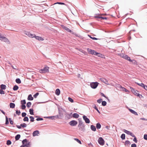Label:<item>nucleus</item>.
I'll return each mask as SVG.
<instances>
[{"mask_svg":"<svg viewBox=\"0 0 147 147\" xmlns=\"http://www.w3.org/2000/svg\"><path fill=\"white\" fill-rule=\"evenodd\" d=\"M49 67H45L43 69L39 70V72L41 73H48L49 72Z\"/></svg>","mask_w":147,"mask_h":147,"instance_id":"f257e3e1","label":"nucleus"},{"mask_svg":"<svg viewBox=\"0 0 147 147\" xmlns=\"http://www.w3.org/2000/svg\"><path fill=\"white\" fill-rule=\"evenodd\" d=\"M119 55L121 57L123 58L124 59L128 60L129 61H131V60L130 59V57H128L127 55H124L123 54H120Z\"/></svg>","mask_w":147,"mask_h":147,"instance_id":"f03ea898","label":"nucleus"},{"mask_svg":"<svg viewBox=\"0 0 147 147\" xmlns=\"http://www.w3.org/2000/svg\"><path fill=\"white\" fill-rule=\"evenodd\" d=\"M130 89L131 91L136 95L140 96H141V95L139 94V92L137 90L134 89L130 87Z\"/></svg>","mask_w":147,"mask_h":147,"instance_id":"7ed1b4c3","label":"nucleus"},{"mask_svg":"<svg viewBox=\"0 0 147 147\" xmlns=\"http://www.w3.org/2000/svg\"><path fill=\"white\" fill-rule=\"evenodd\" d=\"M23 145L22 146V147H28L29 146V144L28 143L26 140H24L22 141Z\"/></svg>","mask_w":147,"mask_h":147,"instance_id":"20e7f679","label":"nucleus"},{"mask_svg":"<svg viewBox=\"0 0 147 147\" xmlns=\"http://www.w3.org/2000/svg\"><path fill=\"white\" fill-rule=\"evenodd\" d=\"M98 143L101 145H103L104 144V141L103 139L101 138L100 137L98 138Z\"/></svg>","mask_w":147,"mask_h":147,"instance_id":"39448f33","label":"nucleus"},{"mask_svg":"<svg viewBox=\"0 0 147 147\" xmlns=\"http://www.w3.org/2000/svg\"><path fill=\"white\" fill-rule=\"evenodd\" d=\"M72 113L70 114L66 113L65 114V118L66 119H68L72 118Z\"/></svg>","mask_w":147,"mask_h":147,"instance_id":"423d86ee","label":"nucleus"},{"mask_svg":"<svg viewBox=\"0 0 147 147\" xmlns=\"http://www.w3.org/2000/svg\"><path fill=\"white\" fill-rule=\"evenodd\" d=\"M87 50L88 53L90 54L96 55V53L95 51L92 50L90 49H88Z\"/></svg>","mask_w":147,"mask_h":147,"instance_id":"0eeeda50","label":"nucleus"},{"mask_svg":"<svg viewBox=\"0 0 147 147\" xmlns=\"http://www.w3.org/2000/svg\"><path fill=\"white\" fill-rule=\"evenodd\" d=\"M69 123L71 126H75L77 124L78 122L76 121L72 120L70 121Z\"/></svg>","mask_w":147,"mask_h":147,"instance_id":"6e6552de","label":"nucleus"},{"mask_svg":"<svg viewBox=\"0 0 147 147\" xmlns=\"http://www.w3.org/2000/svg\"><path fill=\"white\" fill-rule=\"evenodd\" d=\"M27 125L25 123H23L20 124V125H16L17 127L19 129H21L22 127L23 128L25 127H26Z\"/></svg>","mask_w":147,"mask_h":147,"instance_id":"1a4fd4ad","label":"nucleus"},{"mask_svg":"<svg viewBox=\"0 0 147 147\" xmlns=\"http://www.w3.org/2000/svg\"><path fill=\"white\" fill-rule=\"evenodd\" d=\"M124 132H125L127 134L130 135V136H132L133 137H135V136H134V134H133L132 133H131L130 131H127L125 129H124Z\"/></svg>","mask_w":147,"mask_h":147,"instance_id":"9d476101","label":"nucleus"},{"mask_svg":"<svg viewBox=\"0 0 147 147\" xmlns=\"http://www.w3.org/2000/svg\"><path fill=\"white\" fill-rule=\"evenodd\" d=\"M99 83H90V86L92 88L94 89L96 88Z\"/></svg>","mask_w":147,"mask_h":147,"instance_id":"9b49d317","label":"nucleus"},{"mask_svg":"<svg viewBox=\"0 0 147 147\" xmlns=\"http://www.w3.org/2000/svg\"><path fill=\"white\" fill-rule=\"evenodd\" d=\"M83 118L86 123H90L89 119L88 118H87L86 116L84 115L83 116Z\"/></svg>","mask_w":147,"mask_h":147,"instance_id":"f8f14e48","label":"nucleus"},{"mask_svg":"<svg viewBox=\"0 0 147 147\" xmlns=\"http://www.w3.org/2000/svg\"><path fill=\"white\" fill-rule=\"evenodd\" d=\"M0 40H3L4 41L7 42L8 40L5 37L2 36L1 35L0 36Z\"/></svg>","mask_w":147,"mask_h":147,"instance_id":"ddd939ff","label":"nucleus"},{"mask_svg":"<svg viewBox=\"0 0 147 147\" xmlns=\"http://www.w3.org/2000/svg\"><path fill=\"white\" fill-rule=\"evenodd\" d=\"M39 132L38 131L36 130L33 132L32 134V135L33 136H38L39 134Z\"/></svg>","mask_w":147,"mask_h":147,"instance_id":"4468645a","label":"nucleus"},{"mask_svg":"<svg viewBox=\"0 0 147 147\" xmlns=\"http://www.w3.org/2000/svg\"><path fill=\"white\" fill-rule=\"evenodd\" d=\"M34 38H35L36 39L38 40H39L42 41V40H44L43 38L41 37L37 36L35 35V36L34 37Z\"/></svg>","mask_w":147,"mask_h":147,"instance_id":"2eb2a0df","label":"nucleus"},{"mask_svg":"<svg viewBox=\"0 0 147 147\" xmlns=\"http://www.w3.org/2000/svg\"><path fill=\"white\" fill-rule=\"evenodd\" d=\"M129 111L132 113L134 114L135 115H138V113L137 112H135L134 110L131 109H129Z\"/></svg>","mask_w":147,"mask_h":147,"instance_id":"dca6fc26","label":"nucleus"},{"mask_svg":"<svg viewBox=\"0 0 147 147\" xmlns=\"http://www.w3.org/2000/svg\"><path fill=\"white\" fill-rule=\"evenodd\" d=\"M63 28L64 29L66 30L68 32H72L71 30L67 28V27L63 26Z\"/></svg>","mask_w":147,"mask_h":147,"instance_id":"f3484780","label":"nucleus"},{"mask_svg":"<svg viewBox=\"0 0 147 147\" xmlns=\"http://www.w3.org/2000/svg\"><path fill=\"white\" fill-rule=\"evenodd\" d=\"M100 80L101 82H103V83H105L107 82H108V81H107L106 79L104 78H100Z\"/></svg>","mask_w":147,"mask_h":147,"instance_id":"a211bd4d","label":"nucleus"},{"mask_svg":"<svg viewBox=\"0 0 147 147\" xmlns=\"http://www.w3.org/2000/svg\"><path fill=\"white\" fill-rule=\"evenodd\" d=\"M72 116L74 118H77L79 117V115L77 113H74L72 115Z\"/></svg>","mask_w":147,"mask_h":147,"instance_id":"6ab92c4d","label":"nucleus"},{"mask_svg":"<svg viewBox=\"0 0 147 147\" xmlns=\"http://www.w3.org/2000/svg\"><path fill=\"white\" fill-rule=\"evenodd\" d=\"M60 93V91L59 89H57L55 91V94H56L58 96L59 95Z\"/></svg>","mask_w":147,"mask_h":147,"instance_id":"aec40b11","label":"nucleus"},{"mask_svg":"<svg viewBox=\"0 0 147 147\" xmlns=\"http://www.w3.org/2000/svg\"><path fill=\"white\" fill-rule=\"evenodd\" d=\"M90 128L91 130L93 131H96V129L95 127L93 125H91Z\"/></svg>","mask_w":147,"mask_h":147,"instance_id":"412c9836","label":"nucleus"},{"mask_svg":"<svg viewBox=\"0 0 147 147\" xmlns=\"http://www.w3.org/2000/svg\"><path fill=\"white\" fill-rule=\"evenodd\" d=\"M10 107L11 108H14L15 107V104L13 103H10L9 104Z\"/></svg>","mask_w":147,"mask_h":147,"instance_id":"4be33fe9","label":"nucleus"},{"mask_svg":"<svg viewBox=\"0 0 147 147\" xmlns=\"http://www.w3.org/2000/svg\"><path fill=\"white\" fill-rule=\"evenodd\" d=\"M28 99L29 100H32L33 99V98L32 97L31 94H30L28 97Z\"/></svg>","mask_w":147,"mask_h":147,"instance_id":"5701e85b","label":"nucleus"},{"mask_svg":"<svg viewBox=\"0 0 147 147\" xmlns=\"http://www.w3.org/2000/svg\"><path fill=\"white\" fill-rule=\"evenodd\" d=\"M28 36L31 38H33L35 36V35L34 34H32L30 32Z\"/></svg>","mask_w":147,"mask_h":147,"instance_id":"b1692460","label":"nucleus"},{"mask_svg":"<svg viewBox=\"0 0 147 147\" xmlns=\"http://www.w3.org/2000/svg\"><path fill=\"white\" fill-rule=\"evenodd\" d=\"M6 86L3 84H1V89L5 90L6 89Z\"/></svg>","mask_w":147,"mask_h":147,"instance_id":"393cba45","label":"nucleus"},{"mask_svg":"<svg viewBox=\"0 0 147 147\" xmlns=\"http://www.w3.org/2000/svg\"><path fill=\"white\" fill-rule=\"evenodd\" d=\"M101 125L99 123H98L96 125V127L97 129H100L101 128Z\"/></svg>","mask_w":147,"mask_h":147,"instance_id":"a878e982","label":"nucleus"},{"mask_svg":"<svg viewBox=\"0 0 147 147\" xmlns=\"http://www.w3.org/2000/svg\"><path fill=\"white\" fill-rule=\"evenodd\" d=\"M18 89V87L17 85H15L13 88V90L14 91L17 90Z\"/></svg>","mask_w":147,"mask_h":147,"instance_id":"bb28decb","label":"nucleus"},{"mask_svg":"<svg viewBox=\"0 0 147 147\" xmlns=\"http://www.w3.org/2000/svg\"><path fill=\"white\" fill-rule=\"evenodd\" d=\"M34 110L33 109H30L29 110L30 113L31 115H33L34 114Z\"/></svg>","mask_w":147,"mask_h":147,"instance_id":"cd10ccee","label":"nucleus"},{"mask_svg":"<svg viewBox=\"0 0 147 147\" xmlns=\"http://www.w3.org/2000/svg\"><path fill=\"white\" fill-rule=\"evenodd\" d=\"M20 137V136L19 134L17 135L15 137V139L16 140H18Z\"/></svg>","mask_w":147,"mask_h":147,"instance_id":"c85d7f7f","label":"nucleus"},{"mask_svg":"<svg viewBox=\"0 0 147 147\" xmlns=\"http://www.w3.org/2000/svg\"><path fill=\"white\" fill-rule=\"evenodd\" d=\"M74 140L80 144H82V143L81 141L80 140H79L78 139L74 138Z\"/></svg>","mask_w":147,"mask_h":147,"instance_id":"c756f323","label":"nucleus"},{"mask_svg":"<svg viewBox=\"0 0 147 147\" xmlns=\"http://www.w3.org/2000/svg\"><path fill=\"white\" fill-rule=\"evenodd\" d=\"M31 105V103L30 102H28L26 104V106L27 107L29 108Z\"/></svg>","mask_w":147,"mask_h":147,"instance_id":"7c9ffc66","label":"nucleus"},{"mask_svg":"<svg viewBox=\"0 0 147 147\" xmlns=\"http://www.w3.org/2000/svg\"><path fill=\"white\" fill-rule=\"evenodd\" d=\"M23 121H28V118L27 117H24Z\"/></svg>","mask_w":147,"mask_h":147,"instance_id":"2f4dec72","label":"nucleus"},{"mask_svg":"<svg viewBox=\"0 0 147 147\" xmlns=\"http://www.w3.org/2000/svg\"><path fill=\"white\" fill-rule=\"evenodd\" d=\"M5 118H6L5 124L7 125L9 123L8 119V118L7 117V116H6Z\"/></svg>","mask_w":147,"mask_h":147,"instance_id":"473e14b6","label":"nucleus"},{"mask_svg":"<svg viewBox=\"0 0 147 147\" xmlns=\"http://www.w3.org/2000/svg\"><path fill=\"white\" fill-rule=\"evenodd\" d=\"M121 138L122 139H125V135L124 134H122L121 136Z\"/></svg>","mask_w":147,"mask_h":147,"instance_id":"72a5a7b5","label":"nucleus"},{"mask_svg":"<svg viewBox=\"0 0 147 147\" xmlns=\"http://www.w3.org/2000/svg\"><path fill=\"white\" fill-rule=\"evenodd\" d=\"M16 83H21V81L19 78H17L16 79Z\"/></svg>","mask_w":147,"mask_h":147,"instance_id":"f704fd0d","label":"nucleus"},{"mask_svg":"<svg viewBox=\"0 0 147 147\" xmlns=\"http://www.w3.org/2000/svg\"><path fill=\"white\" fill-rule=\"evenodd\" d=\"M30 121L31 122H32L34 121V118L33 117L30 116Z\"/></svg>","mask_w":147,"mask_h":147,"instance_id":"c9c22d12","label":"nucleus"},{"mask_svg":"<svg viewBox=\"0 0 147 147\" xmlns=\"http://www.w3.org/2000/svg\"><path fill=\"white\" fill-rule=\"evenodd\" d=\"M101 16L100 14H98L94 16V18H101Z\"/></svg>","mask_w":147,"mask_h":147,"instance_id":"e433bc0d","label":"nucleus"},{"mask_svg":"<svg viewBox=\"0 0 147 147\" xmlns=\"http://www.w3.org/2000/svg\"><path fill=\"white\" fill-rule=\"evenodd\" d=\"M102 105L103 106H105L107 104V102L105 101H103L102 103Z\"/></svg>","mask_w":147,"mask_h":147,"instance_id":"4c0bfd02","label":"nucleus"},{"mask_svg":"<svg viewBox=\"0 0 147 147\" xmlns=\"http://www.w3.org/2000/svg\"><path fill=\"white\" fill-rule=\"evenodd\" d=\"M21 104L22 105H24L26 103V102L25 100H23L21 101Z\"/></svg>","mask_w":147,"mask_h":147,"instance_id":"58836bf2","label":"nucleus"},{"mask_svg":"<svg viewBox=\"0 0 147 147\" xmlns=\"http://www.w3.org/2000/svg\"><path fill=\"white\" fill-rule=\"evenodd\" d=\"M0 94H5L4 91H3L2 89H0Z\"/></svg>","mask_w":147,"mask_h":147,"instance_id":"ea45409f","label":"nucleus"},{"mask_svg":"<svg viewBox=\"0 0 147 147\" xmlns=\"http://www.w3.org/2000/svg\"><path fill=\"white\" fill-rule=\"evenodd\" d=\"M96 55L99 57H101L103 55L102 54L100 53H98L97 52L96 53Z\"/></svg>","mask_w":147,"mask_h":147,"instance_id":"a19ab883","label":"nucleus"},{"mask_svg":"<svg viewBox=\"0 0 147 147\" xmlns=\"http://www.w3.org/2000/svg\"><path fill=\"white\" fill-rule=\"evenodd\" d=\"M68 99L71 102H74V100L73 99H72L70 97H69L68 98Z\"/></svg>","mask_w":147,"mask_h":147,"instance_id":"79ce46f5","label":"nucleus"},{"mask_svg":"<svg viewBox=\"0 0 147 147\" xmlns=\"http://www.w3.org/2000/svg\"><path fill=\"white\" fill-rule=\"evenodd\" d=\"M11 144V142L10 140H8L7 142V145H9Z\"/></svg>","mask_w":147,"mask_h":147,"instance_id":"37998d69","label":"nucleus"},{"mask_svg":"<svg viewBox=\"0 0 147 147\" xmlns=\"http://www.w3.org/2000/svg\"><path fill=\"white\" fill-rule=\"evenodd\" d=\"M130 62H132L133 63H134V64H137V61H136L135 60H131V61H130Z\"/></svg>","mask_w":147,"mask_h":147,"instance_id":"c03bdc74","label":"nucleus"},{"mask_svg":"<svg viewBox=\"0 0 147 147\" xmlns=\"http://www.w3.org/2000/svg\"><path fill=\"white\" fill-rule=\"evenodd\" d=\"M26 107V106L24 105H22L21 106V108L22 109H24Z\"/></svg>","mask_w":147,"mask_h":147,"instance_id":"a18cd8bd","label":"nucleus"},{"mask_svg":"<svg viewBox=\"0 0 147 147\" xmlns=\"http://www.w3.org/2000/svg\"><path fill=\"white\" fill-rule=\"evenodd\" d=\"M39 94L38 92L36 93L34 95V98H36V97L39 95Z\"/></svg>","mask_w":147,"mask_h":147,"instance_id":"49530a36","label":"nucleus"},{"mask_svg":"<svg viewBox=\"0 0 147 147\" xmlns=\"http://www.w3.org/2000/svg\"><path fill=\"white\" fill-rule=\"evenodd\" d=\"M138 84L139 85V86H141L142 87H144V85H145L143 83H138Z\"/></svg>","mask_w":147,"mask_h":147,"instance_id":"de8ad7c7","label":"nucleus"},{"mask_svg":"<svg viewBox=\"0 0 147 147\" xmlns=\"http://www.w3.org/2000/svg\"><path fill=\"white\" fill-rule=\"evenodd\" d=\"M16 113L18 115H20V111H18V110H17V111H16Z\"/></svg>","mask_w":147,"mask_h":147,"instance_id":"09e8293b","label":"nucleus"},{"mask_svg":"<svg viewBox=\"0 0 147 147\" xmlns=\"http://www.w3.org/2000/svg\"><path fill=\"white\" fill-rule=\"evenodd\" d=\"M102 99L101 98H100L98 100H97V102L98 103H101V102H102Z\"/></svg>","mask_w":147,"mask_h":147,"instance_id":"8fccbe9b","label":"nucleus"},{"mask_svg":"<svg viewBox=\"0 0 147 147\" xmlns=\"http://www.w3.org/2000/svg\"><path fill=\"white\" fill-rule=\"evenodd\" d=\"M59 4L60 5H65V4L63 3H61V2H57L56 3H54V4Z\"/></svg>","mask_w":147,"mask_h":147,"instance_id":"3c124183","label":"nucleus"},{"mask_svg":"<svg viewBox=\"0 0 147 147\" xmlns=\"http://www.w3.org/2000/svg\"><path fill=\"white\" fill-rule=\"evenodd\" d=\"M88 36H89V37L91 39H93V40H96L97 39V38H95V37H92L91 36H89L88 35Z\"/></svg>","mask_w":147,"mask_h":147,"instance_id":"603ef678","label":"nucleus"},{"mask_svg":"<svg viewBox=\"0 0 147 147\" xmlns=\"http://www.w3.org/2000/svg\"><path fill=\"white\" fill-rule=\"evenodd\" d=\"M26 114L25 113H22V117H25Z\"/></svg>","mask_w":147,"mask_h":147,"instance_id":"864d4df0","label":"nucleus"},{"mask_svg":"<svg viewBox=\"0 0 147 147\" xmlns=\"http://www.w3.org/2000/svg\"><path fill=\"white\" fill-rule=\"evenodd\" d=\"M9 121L10 124L11 125H13V121L11 119L9 118Z\"/></svg>","mask_w":147,"mask_h":147,"instance_id":"5fc2aeb1","label":"nucleus"},{"mask_svg":"<svg viewBox=\"0 0 147 147\" xmlns=\"http://www.w3.org/2000/svg\"><path fill=\"white\" fill-rule=\"evenodd\" d=\"M43 119L42 118H38L36 119V120L37 121L42 120Z\"/></svg>","mask_w":147,"mask_h":147,"instance_id":"6e6d98bb","label":"nucleus"},{"mask_svg":"<svg viewBox=\"0 0 147 147\" xmlns=\"http://www.w3.org/2000/svg\"><path fill=\"white\" fill-rule=\"evenodd\" d=\"M144 139L146 140H147V135L145 134L144 137Z\"/></svg>","mask_w":147,"mask_h":147,"instance_id":"4d7b16f0","label":"nucleus"},{"mask_svg":"<svg viewBox=\"0 0 147 147\" xmlns=\"http://www.w3.org/2000/svg\"><path fill=\"white\" fill-rule=\"evenodd\" d=\"M101 20H107V18L106 17H103L102 16L101 17Z\"/></svg>","mask_w":147,"mask_h":147,"instance_id":"13d9d810","label":"nucleus"},{"mask_svg":"<svg viewBox=\"0 0 147 147\" xmlns=\"http://www.w3.org/2000/svg\"><path fill=\"white\" fill-rule=\"evenodd\" d=\"M131 147H136V145L135 144H132L131 145Z\"/></svg>","mask_w":147,"mask_h":147,"instance_id":"bf43d9fd","label":"nucleus"},{"mask_svg":"<svg viewBox=\"0 0 147 147\" xmlns=\"http://www.w3.org/2000/svg\"><path fill=\"white\" fill-rule=\"evenodd\" d=\"M134 137V138L133 139V141L135 142L136 143L137 142V139L135 137V136Z\"/></svg>","mask_w":147,"mask_h":147,"instance_id":"052dcab7","label":"nucleus"},{"mask_svg":"<svg viewBox=\"0 0 147 147\" xmlns=\"http://www.w3.org/2000/svg\"><path fill=\"white\" fill-rule=\"evenodd\" d=\"M29 33H30V32H25V34L28 36L29 34Z\"/></svg>","mask_w":147,"mask_h":147,"instance_id":"680f3d73","label":"nucleus"},{"mask_svg":"<svg viewBox=\"0 0 147 147\" xmlns=\"http://www.w3.org/2000/svg\"><path fill=\"white\" fill-rule=\"evenodd\" d=\"M29 33H30V32H25V34L28 36L29 34Z\"/></svg>","mask_w":147,"mask_h":147,"instance_id":"e2e57ef3","label":"nucleus"},{"mask_svg":"<svg viewBox=\"0 0 147 147\" xmlns=\"http://www.w3.org/2000/svg\"><path fill=\"white\" fill-rule=\"evenodd\" d=\"M77 76H78V77L79 78H82V77H81V75L80 74H78Z\"/></svg>","mask_w":147,"mask_h":147,"instance_id":"0e129e2a","label":"nucleus"},{"mask_svg":"<svg viewBox=\"0 0 147 147\" xmlns=\"http://www.w3.org/2000/svg\"><path fill=\"white\" fill-rule=\"evenodd\" d=\"M94 109H96L97 111L99 113H100V112L98 110V109H97V107L95 106L94 107Z\"/></svg>","mask_w":147,"mask_h":147,"instance_id":"69168bd1","label":"nucleus"},{"mask_svg":"<svg viewBox=\"0 0 147 147\" xmlns=\"http://www.w3.org/2000/svg\"><path fill=\"white\" fill-rule=\"evenodd\" d=\"M144 89H145L146 90H147V86L146 85H144V86L143 87Z\"/></svg>","mask_w":147,"mask_h":147,"instance_id":"338daca9","label":"nucleus"},{"mask_svg":"<svg viewBox=\"0 0 147 147\" xmlns=\"http://www.w3.org/2000/svg\"><path fill=\"white\" fill-rule=\"evenodd\" d=\"M0 111H1V112L3 114H4V115H5V113L4 112L3 110H0Z\"/></svg>","mask_w":147,"mask_h":147,"instance_id":"774afa93","label":"nucleus"}]
</instances>
